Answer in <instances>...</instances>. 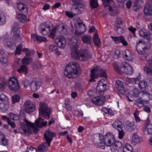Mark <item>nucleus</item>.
<instances>
[{
  "label": "nucleus",
  "instance_id": "f257e3e1",
  "mask_svg": "<svg viewBox=\"0 0 152 152\" xmlns=\"http://www.w3.org/2000/svg\"><path fill=\"white\" fill-rule=\"evenodd\" d=\"M151 45L149 42L146 43L145 42H143L141 39L136 42V48L138 53L142 55L140 58L141 60H147L148 63H147L145 66L144 67V70L148 75L152 76V56H149L147 58L146 55H144L145 50L150 48L147 45Z\"/></svg>",
  "mask_w": 152,
  "mask_h": 152
},
{
  "label": "nucleus",
  "instance_id": "f03ea898",
  "mask_svg": "<svg viewBox=\"0 0 152 152\" xmlns=\"http://www.w3.org/2000/svg\"><path fill=\"white\" fill-rule=\"evenodd\" d=\"M70 43L71 55L72 57L81 61H85L92 58L91 54L87 50L78 51L77 50L78 45L76 42Z\"/></svg>",
  "mask_w": 152,
  "mask_h": 152
},
{
  "label": "nucleus",
  "instance_id": "7ed1b4c3",
  "mask_svg": "<svg viewBox=\"0 0 152 152\" xmlns=\"http://www.w3.org/2000/svg\"><path fill=\"white\" fill-rule=\"evenodd\" d=\"M80 66L76 62H71L68 64L65 68L64 74L69 78H75L79 73Z\"/></svg>",
  "mask_w": 152,
  "mask_h": 152
},
{
  "label": "nucleus",
  "instance_id": "20e7f679",
  "mask_svg": "<svg viewBox=\"0 0 152 152\" xmlns=\"http://www.w3.org/2000/svg\"><path fill=\"white\" fill-rule=\"evenodd\" d=\"M25 122L28 126H30L32 128H29L27 126L24 124H23L18 129V131L21 134H25L26 135L31 134L32 133V131L35 134L37 133L39 131L38 129L34 126V124L31 123L26 120Z\"/></svg>",
  "mask_w": 152,
  "mask_h": 152
},
{
  "label": "nucleus",
  "instance_id": "39448f33",
  "mask_svg": "<svg viewBox=\"0 0 152 152\" xmlns=\"http://www.w3.org/2000/svg\"><path fill=\"white\" fill-rule=\"evenodd\" d=\"M107 76L106 70L103 69L101 66H98L94 67L91 70L90 79L89 81L90 82H94L95 79L98 77L107 78Z\"/></svg>",
  "mask_w": 152,
  "mask_h": 152
},
{
  "label": "nucleus",
  "instance_id": "423d86ee",
  "mask_svg": "<svg viewBox=\"0 0 152 152\" xmlns=\"http://www.w3.org/2000/svg\"><path fill=\"white\" fill-rule=\"evenodd\" d=\"M39 114H41L42 117L47 119L50 118L52 110L50 108L48 107L46 103L43 102H41L39 104Z\"/></svg>",
  "mask_w": 152,
  "mask_h": 152
},
{
  "label": "nucleus",
  "instance_id": "0eeeda50",
  "mask_svg": "<svg viewBox=\"0 0 152 152\" xmlns=\"http://www.w3.org/2000/svg\"><path fill=\"white\" fill-rule=\"evenodd\" d=\"M9 107L8 98L3 94L0 95V110L3 112H5Z\"/></svg>",
  "mask_w": 152,
  "mask_h": 152
},
{
  "label": "nucleus",
  "instance_id": "6e6552de",
  "mask_svg": "<svg viewBox=\"0 0 152 152\" xmlns=\"http://www.w3.org/2000/svg\"><path fill=\"white\" fill-rule=\"evenodd\" d=\"M9 88L14 91H18L19 86L17 79L14 77H10L8 81Z\"/></svg>",
  "mask_w": 152,
  "mask_h": 152
},
{
  "label": "nucleus",
  "instance_id": "1a4fd4ad",
  "mask_svg": "<svg viewBox=\"0 0 152 152\" xmlns=\"http://www.w3.org/2000/svg\"><path fill=\"white\" fill-rule=\"evenodd\" d=\"M56 133L52 132L48 129L46 130L44 134V138L49 147L50 146V143L53 140V138L56 136Z\"/></svg>",
  "mask_w": 152,
  "mask_h": 152
},
{
  "label": "nucleus",
  "instance_id": "9d476101",
  "mask_svg": "<svg viewBox=\"0 0 152 152\" xmlns=\"http://www.w3.org/2000/svg\"><path fill=\"white\" fill-rule=\"evenodd\" d=\"M115 139L114 135L110 132L108 133L105 135V138L104 143L105 145L111 146L115 142Z\"/></svg>",
  "mask_w": 152,
  "mask_h": 152
},
{
  "label": "nucleus",
  "instance_id": "9b49d317",
  "mask_svg": "<svg viewBox=\"0 0 152 152\" xmlns=\"http://www.w3.org/2000/svg\"><path fill=\"white\" fill-rule=\"evenodd\" d=\"M25 111L28 113H31L35 110V106L30 100L25 102L24 106Z\"/></svg>",
  "mask_w": 152,
  "mask_h": 152
},
{
  "label": "nucleus",
  "instance_id": "f8f14e48",
  "mask_svg": "<svg viewBox=\"0 0 152 152\" xmlns=\"http://www.w3.org/2000/svg\"><path fill=\"white\" fill-rule=\"evenodd\" d=\"M121 69L123 73L125 74L131 75L134 71L131 66L126 62H124L123 63Z\"/></svg>",
  "mask_w": 152,
  "mask_h": 152
},
{
  "label": "nucleus",
  "instance_id": "ddd939ff",
  "mask_svg": "<svg viewBox=\"0 0 152 152\" xmlns=\"http://www.w3.org/2000/svg\"><path fill=\"white\" fill-rule=\"evenodd\" d=\"M112 39L114 41L115 43L118 44L121 43L124 46H127L128 45V43L124 37L123 36H120L119 37H113L111 36Z\"/></svg>",
  "mask_w": 152,
  "mask_h": 152
},
{
  "label": "nucleus",
  "instance_id": "4468645a",
  "mask_svg": "<svg viewBox=\"0 0 152 152\" xmlns=\"http://www.w3.org/2000/svg\"><path fill=\"white\" fill-rule=\"evenodd\" d=\"M20 29V26L18 23H14L13 27L12 28L13 32V36L15 39L20 40L21 39L20 35L19 29Z\"/></svg>",
  "mask_w": 152,
  "mask_h": 152
},
{
  "label": "nucleus",
  "instance_id": "2eb2a0df",
  "mask_svg": "<svg viewBox=\"0 0 152 152\" xmlns=\"http://www.w3.org/2000/svg\"><path fill=\"white\" fill-rule=\"evenodd\" d=\"M55 41L58 47L62 49L65 47L66 40L64 37L59 36L56 39Z\"/></svg>",
  "mask_w": 152,
  "mask_h": 152
},
{
  "label": "nucleus",
  "instance_id": "dca6fc26",
  "mask_svg": "<svg viewBox=\"0 0 152 152\" xmlns=\"http://www.w3.org/2000/svg\"><path fill=\"white\" fill-rule=\"evenodd\" d=\"M105 100V97L104 96L100 95L92 99L91 102L95 104L100 105L104 104Z\"/></svg>",
  "mask_w": 152,
  "mask_h": 152
},
{
  "label": "nucleus",
  "instance_id": "f3484780",
  "mask_svg": "<svg viewBox=\"0 0 152 152\" xmlns=\"http://www.w3.org/2000/svg\"><path fill=\"white\" fill-rule=\"evenodd\" d=\"M56 31H58L60 34L63 35H66L67 26L63 23H61L56 26L55 27Z\"/></svg>",
  "mask_w": 152,
  "mask_h": 152
},
{
  "label": "nucleus",
  "instance_id": "a211bd4d",
  "mask_svg": "<svg viewBox=\"0 0 152 152\" xmlns=\"http://www.w3.org/2000/svg\"><path fill=\"white\" fill-rule=\"evenodd\" d=\"M139 96V99L142 101L147 102L150 99V94L147 91H140Z\"/></svg>",
  "mask_w": 152,
  "mask_h": 152
},
{
  "label": "nucleus",
  "instance_id": "6ab92c4d",
  "mask_svg": "<svg viewBox=\"0 0 152 152\" xmlns=\"http://www.w3.org/2000/svg\"><path fill=\"white\" fill-rule=\"evenodd\" d=\"M108 88L106 84L104 83L100 80L97 86L96 91L98 93H101L105 91Z\"/></svg>",
  "mask_w": 152,
  "mask_h": 152
},
{
  "label": "nucleus",
  "instance_id": "aec40b11",
  "mask_svg": "<svg viewBox=\"0 0 152 152\" xmlns=\"http://www.w3.org/2000/svg\"><path fill=\"white\" fill-rule=\"evenodd\" d=\"M44 25L46 26V28L49 31V33L48 34V37L52 39H54L56 36V31L55 27L50 29V26L46 24H45Z\"/></svg>",
  "mask_w": 152,
  "mask_h": 152
},
{
  "label": "nucleus",
  "instance_id": "412c9836",
  "mask_svg": "<svg viewBox=\"0 0 152 152\" xmlns=\"http://www.w3.org/2000/svg\"><path fill=\"white\" fill-rule=\"evenodd\" d=\"M112 145L113 147L111 148V151L113 152H118L122 146V143L119 141H116Z\"/></svg>",
  "mask_w": 152,
  "mask_h": 152
},
{
  "label": "nucleus",
  "instance_id": "4be33fe9",
  "mask_svg": "<svg viewBox=\"0 0 152 152\" xmlns=\"http://www.w3.org/2000/svg\"><path fill=\"white\" fill-rule=\"evenodd\" d=\"M123 55L125 59L129 61H132L134 58L132 54L130 51L128 50H124L123 53Z\"/></svg>",
  "mask_w": 152,
  "mask_h": 152
},
{
  "label": "nucleus",
  "instance_id": "5701e85b",
  "mask_svg": "<svg viewBox=\"0 0 152 152\" xmlns=\"http://www.w3.org/2000/svg\"><path fill=\"white\" fill-rule=\"evenodd\" d=\"M17 6L18 9L22 13L27 14L28 10L26 5L23 3L19 2L17 3Z\"/></svg>",
  "mask_w": 152,
  "mask_h": 152
},
{
  "label": "nucleus",
  "instance_id": "b1692460",
  "mask_svg": "<svg viewBox=\"0 0 152 152\" xmlns=\"http://www.w3.org/2000/svg\"><path fill=\"white\" fill-rule=\"evenodd\" d=\"M144 12L146 15H152V4H146L144 9Z\"/></svg>",
  "mask_w": 152,
  "mask_h": 152
},
{
  "label": "nucleus",
  "instance_id": "393cba45",
  "mask_svg": "<svg viewBox=\"0 0 152 152\" xmlns=\"http://www.w3.org/2000/svg\"><path fill=\"white\" fill-rule=\"evenodd\" d=\"M44 121L43 119L39 118L36 121L35 124L38 127L42 128L45 126L47 124V121Z\"/></svg>",
  "mask_w": 152,
  "mask_h": 152
},
{
  "label": "nucleus",
  "instance_id": "a878e982",
  "mask_svg": "<svg viewBox=\"0 0 152 152\" xmlns=\"http://www.w3.org/2000/svg\"><path fill=\"white\" fill-rule=\"evenodd\" d=\"M31 90L34 92L36 91L40 87L41 83L38 81H33L31 84Z\"/></svg>",
  "mask_w": 152,
  "mask_h": 152
},
{
  "label": "nucleus",
  "instance_id": "bb28decb",
  "mask_svg": "<svg viewBox=\"0 0 152 152\" xmlns=\"http://www.w3.org/2000/svg\"><path fill=\"white\" fill-rule=\"evenodd\" d=\"M116 88L121 93L123 94L124 92V86L122 82L119 80L116 81L115 84Z\"/></svg>",
  "mask_w": 152,
  "mask_h": 152
},
{
  "label": "nucleus",
  "instance_id": "cd10ccee",
  "mask_svg": "<svg viewBox=\"0 0 152 152\" xmlns=\"http://www.w3.org/2000/svg\"><path fill=\"white\" fill-rule=\"evenodd\" d=\"M110 15L112 16H115L118 15L119 13L118 8L113 6L109 7L108 8Z\"/></svg>",
  "mask_w": 152,
  "mask_h": 152
},
{
  "label": "nucleus",
  "instance_id": "c85d7f7f",
  "mask_svg": "<svg viewBox=\"0 0 152 152\" xmlns=\"http://www.w3.org/2000/svg\"><path fill=\"white\" fill-rule=\"evenodd\" d=\"M48 147V144L45 142L40 145L37 148L38 150L37 152H43L47 151Z\"/></svg>",
  "mask_w": 152,
  "mask_h": 152
},
{
  "label": "nucleus",
  "instance_id": "c756f323",
  "mask_svg": "<svg viewBox=\"0 0 152 152\" xmlns=\"http://www.w3.org/2000/svg\"><path fill=\"white\" fill-rule=\"evenodd\" d=\"M113 127L115 129L118 130L123 128L121 121L120 120H116L112 124Z\"/></svg>",
  "mask_w": 152,
  "mask_h": 152
},
{
  "label": "nucleus",
  "instance_id": "7c9ffc66",
  "mask_svg": "<svg viewBox=\"0 0 152 152\" xmlns=\"http://www.w3.org/2000/svg\"><path fill=\"white\" fill-rule=\"evenodd\" d=\"M31 36L32 38L34 39H35L38 42H46L47 41V40L45 37L39 36L36 34H32Z\"/></svg>",
  "mask_w": 152,
  "mask_h": 152
},
{
  "label": "nucleus",
  "instance_id": "2f4dec72",
  "mask_svg": "<svg viewBox=\"0 0 152 152\" xmlns=\"http://www.w3.org/2000/svg\"><path fill=\"white\" fill-rule=\"evenodd\" d=\"M103 5L105 8L114 6L115 4L113 0H102Z\"/></svg>",
  "mask_w": 152,
  "mask_h": 152
},
{
  "label": "nucleus",
  "instance_id": "473e14b6",
  "mask_svg": "<svg viewBox=\"0 0 152 152\" xmlns=\"http://www.w3.org/2000/svg\"><path fill=\"white\" fill-rule=\"evenodd\" d=\"M49 51L52 52L56 53L58 56L60 54V52L58 50V48L56 46L54 45H49Z\"/></svg>",
  "mask_w": 152,
  "mask_h": 152
},
{
  "label": "nucleus",
  "instance_id": "72a5a7b5",
  "mask_svg": "<svg viewBox=\"0 0 152 152\" xmlns=\"http://www.w3.org/2000/svg\"><path fill=\"white\" fill-rule=\"evenodd\" d=\"M102 110L104 113V115L108 114L110 116H113L114 115V112L110 108L104 107L102 108Z\"/></svg>",
  "mask_w": 152,
  "mask_h": 152
},
{
  "label": "nucleus",
  "instance_id": "f704fd0d",
  "mask_svg": "<svg viewBox=\"0 0 152 152\" xmlns=\"http://www.w3.org/2000/svg\"><path fill=\"white\" fill-rule=\"evenodd\" d=\"M134 122H130L127 121L126 123V128L128 131H134L135 129V126Z\"/></svg>",
  "mask_w": 152,
  "mask_h": 152
},
{
  "label": "nucleus",
  "instance_id": "c9c22d12",
  "mask_svg": "<svg viewBox=\"0 0 152 152\" xmlns=\"http://www.w3.org/2000/svg\"><path fill=\"white\" fill-rule=\"evenodd\" d=\"M122 152H133V149L129 144L126 143L124 145Z\"/></svg>",
  "mask_w": 152,
  "mask_h": 152
},
{
  "label": "nucleus",
  "instance_id": "e433bc0d",
  "mask_svg": "<svg viewBox=\"0 0 152 152\" xmlns=\"http://www.w3.org/2000/svg\"><path fill=\"white\" fill-rule=\"evenodd\" d=\"M25 13H18L16 16L18 18L20 22L24 23L26 21L27 19V16L26 15Z\"/></svg>",
  "mask_w": 152,
  "mask_h": 152
},
{
  "label": "nucleus",
  "instance_id": "4c0bfd02",
  "mask_svg": "<svg viewBox=\"0 0 152 152\" xmlns=\"http://www.w3.org/2000/svg\"><path fill=\"white\" fill-rule=\"evenodd\" d=\"M149 31L144 29H142L139 31L140 36L145 39Z\"/></svg>",
  "mask_w": 152,
  "mask_h": 152
},
{
  "label": "nucleus",
  "instance_id": "58836bf2",
  "mask_svg": "<svg viewBox=\"0 0 152 152\" xmlns=\"http://www.w3.org/2000/svg\"><path fill=\"white\" fill-rule=\"evenodd\" d=\"M94 44L97 47L99 46L101 44L99 38L98 37V34L96 33L94 37Z\"/></svg>",
  "mask_w": 152,
  "mask_h": 152
},
{
  "label": "nucleus",
  "instance_id": "ea45409f",
  "mask_svg": "<svg viewBox=\"0 0 152 152\" xmlns=\"http://www.w3.org/2000/svg\"><path fill=\"white\" fill-rule=\"evenodd\" d=\"M82 40L84 43L87 44H90L91 43V39L90 37L84 36L82 37Z\"/></svg>",
  "mask_w": 152,
  "mask_h": 152
},
{
  "label": "nucleus",
  "instance_id": "a19ab883",
  "mask_svg": "<svg viewBox=\"0 0 152 152\" xmlns=\"http://www.w3.org/2000/svg\"><path fill=\"white\" fill-rule=\"evenodd\" d=\"M4 43L6 46L9 47L10 48L15 45V44L11 42L8 39H6L4 40Z\"/></svg>",
  "mask_w": 152,
  "mask_h": 152
},
{
  "label": "nucleus",
  "instance_id": "79ce46f5",
  "mask_svg": "<svg viewBox=\"0 0 152 152\" xmlns=\"http://www.w3.org/2000/svg\"><path fill=\"white\" fill-rule=\"evenodd\" d=\"M138 86L140 89H145L147 86V82L144 80H141L138 83Z\"/></svg>",
  "mask_w": 152,
  "mask_h": 152
},
{
  "label": "nucleus",
  "instance_id": "37998d69",
  "mask_svg": "<svg viewBox=\"0 0 152 152\" xmlns=\"http://www.w3.org/2000/svg\"><path fill=\"white\" fill-rule=\"evenodd\" d=\"M22 51L23 52L26 53V55L27 56H31L34 54V52L33 50H30L28 48H24L23 50Z\"/></svg>",
  "mask_w": 152,
  "mask_h": 152
},
{
  "label": "nucleus",
  "instance_id": "c03bdc74",
  "mask_svg": "<svg viewBox=\"0 0 152 152\" xmlns=\"http://www.w3.org/2000/svg\"><path fill=\"white\" fill-rule=\"evenodd\" d=\"M132 140L135 143H138L140 142V139L136 133L132 134Z\"/></svg>",
  "mask_w": 152,
  "mask_h": 152
},
{
  "label": "nucleus",
  "instance_id": "a18cd8bd",
  "mask_svg": "<svg viewBox=\"0 0 152 152\" xmlns=\"http://www.w3.org/2000/svg\"><path fill=\"white\" fill-rule=\"evenodd\" d=\"M23 48L22 45L21 44L18 45L15 53V55L16 56L17 55H20L22 51Z\"/></svg>",
  "mask_w": 152,
  "mask_h": 152
},
{
  "label": "nucleus",
  "instance_id": "49530a36",
  "mask_svg": "<svg viewBox=\"0 0 152 152\" xmlns=\"http://www.w3.org/2000/svg\"><path fill=\"white\" fill-rule=\"evenodd\" d=\"M47 24L46 23H44L42 25V26L44 27H42L40 30V32L42 34L44 35H46L48 34V29L46 28V26L44 24Z\"/></svg>",
  "mask_w": 152,
  "mask_h": 152
},
{
  "label": "nucleus",
  "instance_id": "de8ad7c7",
  "mask_svg": "<svg viewBox=\"0 0 152 152\" xmlns=\"http://www.w3.org/2000/svg\"><path fill=\"white\" fill-rule=\"evenodd\" d=\"M8 140L4 135L0 140V145L4 146H7L8 145Z\"/></svg>",
  "mask_w": 152,
  "mask_h": 152
},
{
  "label": "nucleus",
  "instance_id": "09e8293b",
  "mask_svg": "<svg viewBox=\"0 0 152 152\" xmlns=\"http://www.w3.org/2000/svg\"><path fill=\"white\" fill-rule=\"evenodd\" d=\"M145 102L140 99L136 100L135 101V103L136 105L139 107H141L143 106L144 102Z\"/></svg>",
  "mask_w": 152,
  "mask_h": 152
},
{
  "label": "nucleus",
  "instance_id": "8fccbe9b",
  "mask_svg": "<svg viewBox=\"0 0 152 152\" xmlns=\"http://www.w3.org/2000/svg\"><path fill=\"white\" fill-rule=\"evenodd\" d=\"M98 0H91L90 1V4L92 8H96L98 7Z\"/></svg>",
  "mask_w": 152,
  "mask_h": 152
},
{
  "label": "nucleus",
  "instance_id": "3c124183",
  "mask_svg": "<svg viewBox=\"0 0 152 152\" xmlns=\"http://www.w3.org/2000/svg\"><path fill=\"white\" fill-rule=\"evenodd\" d=\"M140 92L138 88L133 89L132 91V95L133 97H139V95Z\"/></svg>",
  "mask_w": 152,
  "mask_h": 152
},
{
  "label": "nucleus",
  "instance_id": "603ef678",
  "mask_svg": "<svg viewBox=\"0 0 152 152\" xmlns=\"http://www.w3.org/2000/svg\"><path fill=\"white\" fill-rule=\"evenodd\" d=\"M139 112L137 110H136L135 111L134 113V117L135 122L137 123L142 121L141 120L140 118L137 116V114H139Z\"/></svg>",
  "mask_w": 152,
  "mask_h": 152
},
{
  "label": "nucleus",
  "instance_id": "864d4df0",
  "mask_svg": "<svg viewBox=\"0 0 152 152\" xmlns=\"http://www.w3.org/2000/svg\"><path fill=\"white\" fill-rule=\"evenodd\" d=\"M78 25L79 26V27H80L79 30L80 31V33H83L86 31V26L84 24L80 22H79Z\"/></svg>",
  "mask_w": 152,
  "mask_h": 152
},
{
  "label": "nucleus",
  "instance_id": "5fc2aeb1",
  "mask_svg": "<svg viewBox=\"0 0 152 152\" xmlns=\"http://www.w3.org/2000/svg\"><path fill=\"white\" fill-rule=\"evenodd\" d=\"M6 23V17L4 15H0V26L4 25Z\"/></svg>",
  "mask_w": 152,
  "mask_h": 152
},
{
  "label": "nucleus",
  "instance_id": "6e6d98bb",
  "mask_svg": "<svg viewBox=\"0 0 152 152\" xmlns=\"http://www.w3.org/2000/svg\"><path fill=\"white\" fill-rule=\"evenodd\" d=\"M9 119L10 120H17V116L14 113H10L8 114Z\"/></svg>",
  "mask_w": 152,
  "mask_h": 152
},
{
  "label": "nucleus",
  "instance_id": "4d7b16f0",
  "mask_svg": "<svg viewBox=\"0 0 152 152\" xmlns=\"http://www.w3.org/2000/svg\"><path fill=\"white\" fill-rule=\"evenodd\" d=\"M20 96L18 95H14L12 98L13 103H15L18 102L20 101Z\"/></svg>",
  "mask_w": 152,
  "mask_h": 152
},
{
  "label": "nucleus",
  "instance_id": "13d9d810",
  "mask_svg": "<svg viewBox=\"0 0 152 152\" xmlns=\"http://www.w3.org/2000/svg\"><path fill=\"white\" fill-rule=\"evenodd\" d=\"M78 10V9L77 7H74V6H72L71 8V11L73 13L75 16L80 14L79 11Z\"/></svg>",
  "mask_w": 152,
  "mask_h": 152
},
{
  "label": "nucleus",
  "instance_id": "bf43d9fd",
  "mask_svg": "<svg viewBox=\"0 0 152 152\" xmlns=\"http://www.w3.org/2000/svg\"><path fill=\"white\" fill-rule=\"evenodd\" d=\"M27 70L26 66L24 65H22L21 67L18 69L17 71L19 73L25 72L26 74Z\"/></svg>",
  "mask_w": 152,
  "mask_h": 152
},
{
  "label": "nucleus",
  "instance_id": "052dcab7",
  "mask_svg": "<svg viewBox=\"0 0 152 152\" xmlns=\"http://www.w3.org/2000/svg\"><path fill=\"white\" fill-rule=\"evenodd\" d=\"M117 130L118 131V137L119 139H122L124 136L125 133L123 129H120Z\"/></svg>",
  "mask_w": 152,
  "mask_h": 152
},
{
  "label": "nucleus",
  "instance_id": "680f3d73",
  "mask_svg": "<svg viewBox=\"0 0 152 152\" xmlns=\"http://www.w3.org/2000/svg\"><path fill=\"white\" fill-rule=\"evenodd\" d=\"M116 30V32L117 34H121L123 33L124 31V30L123 28L117 26L116 27H115Z\"/></svg>",
  "mask_w": 152,
  "mask_h": 152
},
{
  "label": "nucleus",
  "instance_id": "e2e57ef3",
  "mask_svg": "<svg viewBox=\"0 0 152 152\" xmlns=\"http://www.w3.org/2000/svg\"><path fill=\"white\" fill-rule=\"evenodd\" d=\"M145 125V127L143 128V131L144 132L146 131V128L148 127V126L152 125V124L151 123L150 120L148 118L146 119V122Z\"/></svg>",
  "mask_w": 152,
  "mask_h": 152
},
{
  "label": "nucleus",
  "instance_id": "0e129e2a",
  "mask_svg": "<svg viewBox=\"0 0 152 152\" xmlns=\"http://www.w3.org/2000/svg\"><path fill=\"white\" fill-rule=\"evenodd\" d=\"M77 8L78 9V10L79 11L80 14L84 11V5L82 4V3L80 4H79L78 6H77Z\"/></svg>",
  "mask_w": 152,
  "mask_h": 152
},
{
  "label": "nucleus",
  "instance_id": "69168bd1",
  "mask_svg": "<svg viewBox=\"0 0 152 152\" xmlns=\"http://www.w3.org/2000/svg\"><path fill=\"white\" fill-rule=\"evenodd\" d=\"M73 2V6H78L79 4H80L82 3L81 0H72Z\"/></svg>",
  "mask_w": 152,
  "mask_h": 152
},
{
  "label": "nucleus",
  "instance_id": "338daca9",
  "mask_svg": "<svg viewBox=\"0 0 152 152\" xmlns=\"http://www.w3.org/2000/svg\"><path fill=\"white\" fill-rule=\"evenodd\" d=\"M113 66L115 70L118 72H120V69L119 66L116 62H114L113 64Z\"/></svg>",
  "mask_w": 152,
  "mask_h": 152
},
{
  "label": "nucleus",
  "instance_id": "774afa93",
  "mask_svg": "<svg viewBox=\"0 0 152 152\" xmlns=\"http://www.w3.org/2000/svg\"><path fill=\"white\" fill-rule=\"evenodd\" d=\"M98 137L99 140L100 141V142H104V139L105 138V136H104L102 134L100 133L98 134Z\"/></svg>",
  "mask_w": 152,
  "mask_h": 152
}]
</instances>
